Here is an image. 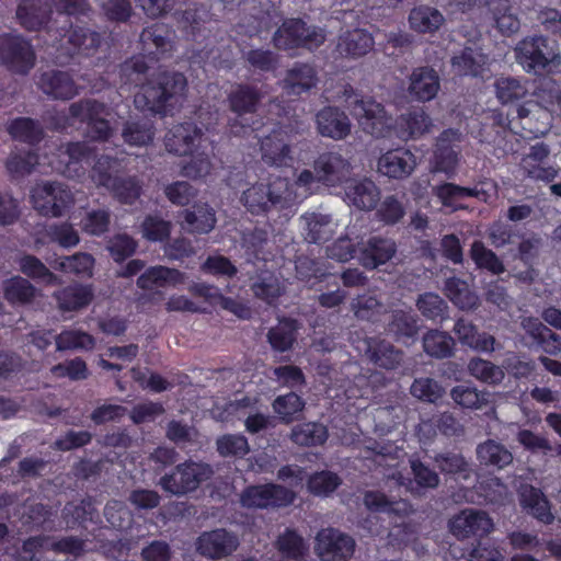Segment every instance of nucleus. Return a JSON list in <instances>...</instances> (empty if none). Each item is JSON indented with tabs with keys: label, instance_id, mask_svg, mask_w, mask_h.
Masks as SVG:
<instances>
[{
	"label": "nucleus",
	"instance_id": "nucleus-62",
	"mask_svg": "<svg viewBox=\"0 0 561 561\" xmlns=\"http://www.w3.org/2000/svg\"><path fill=\"white\" fill-rule=\"evenodd\" d=\"M410 392L413 397L421 401L436 403L443 398L445 389L435 379L430 377H421L414 379L411 385Z\"/></svg>",
	"mask_w": 561,
	"mask_h": 561
},
{
	"label": "nucleus",
	"instance_id": "nucleus-10",
	"mask_svg": "<svg viewBox=\"0 0 561 561\" xmlns=\"http://www.w3.org/2000/svg\"><path fill=\"white\" fill-rule=\"evenodd\" d=\"M295 500V491L274 482L248 485L240 494L241 506L249 510L283 508L291 505Z\"/></svg>",
	"mask_w": 561,
	"mask_h": 561
},
{
	"label": "nucleus",
	"instance_id": "nucleus-48",
	"mask_svg": "<svg viewBox=\"0 0 561 561\" xmlns=\"http://www.w3.org/2000/svg\"><path fill=\"white\" fill-rule=\"evenodd\" d=\"M528 81L522 78L500 77L494 88L497 100L502 104H511L524 100L528 95Z\"/></svg>",
	"mask_w": 561,
	"mask_h": 561
},
{
	"label": "nucleus",
	"instance_id": "nucleus-45",
	"mask_svg": "<svg viewBox=\"0 0 561 561\" xmlns=\"http://www.w3.org/2000/svg\"><path fill=\"white\" fill-rule=\"evenodd\" d=\"M524 328L527 334L549 355L561 353V337L538 319L529 318Z\"/></svg>",
	"mask_w": 561,
	"mask_h": 561
},
{
	"label": "nucleus",
	"instance_id": "nucleus-9",
	"mask_svg": "<svg viewBox=\"0 0 561 561\" xmlns=\"http://www.w3.org/2000/svg\"><path fill=\"white\" fill-rule=\"evenodd\" d=\"M273 44L276 48L291 50L297 48H318L324 42V36L316 26L308 25L300 18L284 20L273 34Z\"/></svg>",
	"mask_w": 561,
	"mask_h": 561
},
{
	"label": "nucleus",
	"instance_id": "nucleus-41",
	"mask_svg": "<svg viewBox=\"0 0 561 561\" xmlns=\"http://www.w3.org/2000/svg\"><path fill=\"white\" fill-rule=\"evenodd\" d=\"M184 279V273L178 268L163 265H156L147 268L137 278V286L140 289L149 290L153 286L164 287L167 285H176Z\"/></svg>",
	"mask_w": 561,
	"mask_h": 561
},
{
	"label": "nucleus",
	"instance_id": "nucleus-50",
	"mask_svg": "<svg viewBox=\"0 0 561 561\" xmlns=\"http://www.w3.org/2000/svg\"><path fill=\"white\" fill-rule=\"evenodd\" d=\"M486 5L493 12L496 28L503 35L510 36L520 28V21L511 11L508 0H486Z\"/></svg>",
	"mask_w": 561,
	"mask_h": 561
},
{
	"label": "nucleus",
	"instance_id": "nucleus-29",
	"mask_svg": "<svg viewBox=\"0 0 561 561\" xmlns=\"http://www.w3.org/2000/svg\"><path fill=\"white\" fill-rule=\"evenodd\" d=\"M363 504L373 514H386L389 517H405L412 512L407 500H390L379 490H367L363 494Z\"/></svg>",
	"mask_w": 561,
	"mask_h": 561
},
{
	"label": "nucleus",
	"instance_id": "nucleus-52",
	"mask_svg": "<svg viewBox=\"0 0 561 561\" xmlns=\"http://www.w3.org/2000/svg\"><path fill=\"white\" fill-rule=\"evenodd\" d=\"M296 322L291 319H283L276 327L271 328L267 340L272 348L277 352L289 351L296 341Z\"/></svg>",
	"mask_w": 561,
	"mask_h": 561
},
{
	"label": "nucleus",
	"instance_id": "nucleus-26",
	"mask_svg": "<svg viewBox=\"0 0 561 561\" xmlns=\"http://www.w3.org/2000/svg\"><path fill=\"white\" fill-rule=\"evenodd\" d=\"M202 135V129L194 122H183L169 131L165 147L173 154L190 156L195 151Z\"/></svg>",
	"mask_w": 561,
	"mask_h": 561
},
{
	"label": "nucleus",
	"instance_id": "nucleus-16",
	"mask_svg": "<svg viewBox=\"0 0 561 561\" xmlns=\"http://www.w3.org/2000/svg\"><path fill=\"white\" fill-rule=\"evenodd\" d=\"M448 527L457 539H467L471 536L483 537L490 534L494 524L488 513L467 508L450 518Z\"/></svg>",
	"mask_w": 561,
	"mask_h": 561
},
{
	"label": "nucleus",
	"instance_id": "nucleus-14",
	"mask_svg": "<svg viewBox=\"0 0 561 561\" xmlns=\"http://www.w3.org/2000/svg\"><path fill=\"white\" fill-rule=\"evenodd\" d=\"M460 133L457 129L448 128L443 130L436 139L433 152V171L445 173L451 178L459 162Z\"/></svg>",
	"mask_w": 561,
	"mask_h": 561
},
{
	"label": "nucleus",
	"instance_id": "nucleus-40",
	"mask_svg": "<svg viewBox=\"0 0 561 561\" xmlns=\"http://www.w3.org/2000/svg\"><path fill=\"white\" fill-rule=\"evenodd\" d=\"M409 25L419 34H434L445 22L442 12L430 5L414 7L409 13Z\"/></svg>",
	"mask_w": 561,
	"mask_h": 561
},
{
	"label": "nucleus",
	"instance_id": "nucleus-38",
	"mask_svg": "<svg viewBox=\"0 0 561 561\" xmlns=\"http://www.w3.org/2000/svg\"><path fill=\"white\" fill-rule=\"evenodd\" d=\"M345 195L350 203L358 209H374L379 201L380 192L368 179L350 181L345 186Z\"/></svg>",
	"mask_w": 561,
	"mask_h": 561
},
{
	"label": "nucleus",
	"instance_id": "nucleus-13",
	"mask_svg": "<svg viewBox=\"0 0 561 561\" xmlns=\"http://www.w3.org/2000/svg\"><path fill=\"white\" fill-rule=\"evenodd\" d=\"M316 550L322 561H348L355 540L339 529L327 528L318 533Z\"/></svg>",
	"mask_w": 561,
	"mask_h": 561
},
{
	"label": "nucleus",
	"instance_id": "nucleus-39",
	"mask_svg": "<svg viewBox=\"0 0 561 561\" xmlns=\"http://www.w3.org/2000/svg\"><path fill=\"white\" fill-rule=\"evenodd\" d=\"M262 160L273 167H284L291 162L290 146L285 141L284 136L273 130L261 141Z\"/></svg>",
	"mask_w": 561,
	"mask_h": 561
},
{
	"label": "nucleus",
	"instance_id": "nucleus-7",
	"mask_svg": "<svg viewBox=\"0 0 561 561\" xmlns=\"http://www.w3.org/2000/svg\"><path fill=\"white\" fill-rule=\"evenodd\" d=\"M101 42L100 33L87 26L70 24L59 39V45L54 54V62L66 66L76 55L90 56L100 47Z\"/></svg>",
	"mask_w": 561,
	"mask_h": 561
},
{
	"label": "nucleus",
	"instance_id": "nucleus-51",
	"mask_svg": "<svg viewBox=\"0 0 561 561\" xmlns=\"http://www.w3.org/2000/svg\"><path fill=\"white\" fill-rule=\"evenodd\" d=\"M290 439L300 446H319L328 439V428L318 422H306L291 430Z\"/></svg>",
	"mask_w": 561,
	"mask_h": 561
},
{
	"label": "nucleus",
	"instance_id": "nucleus-44",
	"mask_svg": "<svg viewBox=\"0 0 561 561\" xmlns=\"http://www.w3.org/2000/svg\"><path fill=\"white\" fill-rule=\"evenodd\" d=\"M444 294L459 309L473 310L478 307L479 298L466 280L451 276L444 283Z\"/></svg>",
	"mask_w": 561,
	"mask_h": 561
},
{
	"label": "nucleus",
	"instance_id": "nucleus-34",
	"mask_svg": "<svg viewBox=\"0 0 561 561\" xmlns=\"http://www.w3.org/2000/svg\"><path fill=\"white\" fill-rule=\"evenodd\" d=\"M182 227L190 233H209L216 225L215 210L208 204H195L191 209H184L179 215Z\"/></svg>",
	"mask_w": 561,
	"mask_h": 561
},
{
	"label": "nucleus",
	"instance_id": "nucleus-56",
	"mask_svg": "<svg viewBox=\"0 0 561 561\" xmlns=\"http://www.w3.org/2000/svg\"><path fill=\"white\" fill-rule=\"evenodd\" d=\"M56 350L59 352L68 350H92L95 341L93 336L83 331L64 330L55 336Z\"/></svg>",
	"mask_w": 561,
	"mask_h": 561
},
{
	"label": "nucleus",
	"instance_id": "nucleus-2",
	"mask_svg": "<svg viewBox=\"0 0 561 561\" xmlns=\"http://www.w3.org/2000/svg\"><path fill=\"white\" fill-rule=\"evenodd\" d=\"M263 98L262 89L255 84L240 82L232 85L227 94V106L233 114L226 125L229 135L245 137L263 127V119L257 117Z\"/></svg>",
	"mask_w": 561,
	"mask_h": 561
},
{
	"label": "nucleus",
	"instance_id": "nucleus-20",
	"mask_svg": "<svg viewBox=\"0 0 561 561\" xmlns=\"http://www.w3.org/2000/svg\"><path fill=\"white\" fill-rule=\"evenodd\" d=\"M279 184L282 183L254 184L243 192L241 201L251 214H266L283 205L284 197Z\"/></svg>",
	"mask_w": 561,
	"mask_h": 561
},
{
	"label": "nucleus",
	"instance_id": "nucleus-53",
	"mask_svg": "<svg viewBox=\"0 0 561 561\" xmlns=\"http://www.w3.org/2000/svg\"><path fill=\"white\" fill-rule=\"evenodd\" d=\"M470 257L478 268L500 275L504 273L505 266L501 259L480 240H476L471 244Z\"/></svg>",
	"mask_w": 561,
	"mask_h": 561
},
{
	"label": "nucleus",
	"instance_id": "nucleus-49",
	"mask_svg": "<svg viewBox=\"0 0 561 561\" xmlns=\"http://www.w3.org/2000/svg\"><path fill=\"white\" fill-rule=\"evenodd\" d=\"M16 263L20 272L31 279L43 282L46 285L60 284V278L33 254H22L16 259Z\"/></svg>",
	"mask_w": 561,
	"mask_h": 561
},
{
	"label": "nucleus",
	"instance_id": "nucleus-37",
	"mask_svg": "<svg viewBox=\"0 0 561 561\" xmlns=\"http://www.w3.org/2000/svg\"><path fill=\"white\" fill-rule=\"evenodd\" d=\"M10 137L30 147L38 146L44 139V129L37 119L20 116L8 122L5 127Z\"/></svg>",
	"mask_w": 561,
	"mask_h": 561
},
{
	"label": "nucleus",
	"instance_id": "nucleus-5",
	"mask_svg": "<svg viewBox=\"0 0 561 561\" xmlns=\"http://www.w3.org/2000/svg\"><path fill=\"white\" fill-rule=\"evenodd\" d=\"M214 471L208 463L186 460L179 463L170 473L160 478V486L168 493L182 496L196 491L209 480Z\"/></svg>",
	"mask_w": 561,
	"mask_h": 561
},
{
	"label": "nucleus",
	"instance_id": "nucleus-1",
	"mask_svg": "<svg viewBox=\"0 0 561 561\" xmlns=\"http://www.w3.org/2000/svg\"><path fill=\"white\" fill-rule=\"evenodd\" d=\"M149 69L146 55L127 58L119 65V84L128 89L141 87L140 92L134 96L135 106L142 112L164 116L171 111L178 96L184 94L187 80L181 72L167 70L149 78Z\"/></svg>",
	"mask_w": 561,
	"mask_h": 561
},
{
	"label": "nucleus",
	"instance_id": "nucleus-8",
	"mask_svg": "<svg viewBox=\"0 0 561 561\" xmlns=\"http://www.w3.org/2000/svg\"><path fill=\"white\" fill-rule=\"evenodd\" d=\"M31 201L34 209L44 217L58 218L75 204L70 188L60 182H43L33 187Z\"/></svg>",
	"mask_w": 561,
	"mask_h": 561
},
{
	"label": "nucleus",
	"instance_id": "nucleus-33",
	"mask_svg": "<svg viewBox=\"0 0 561 561\" xmlns=\"http://www.w3.org/2000/svg\"><path fill=\"white\" fill-rule=\"evenodd\" d=\"M62 312L79 311L88 307L94 297L90 285L71 284L56 290L53 295Z\"/></svg>",
	"mask_w": 561,
	"mask_h": 561
},
{
	"label": "nucleus",
	"instance_id": "nucleus-31",
	"mask_svg": "<svg viewBox=\"0 0 561 561\" xmlns=\"http://www.w3.org/2000/svg\"><path fill=\"white\" fill-rule=\"evenodd\" d=\"M365 344L366 356L376 367L392 370L400 365L403 353L390 342L380 337H368Z\"/></svg>",
	"mask_w": 561,
	"mask_h": 561
},
{
	"label": "nucleus",
	"instance_id": "nucleus-15",
	"mask_svg": "<svg viewBox=\"0 0 561 561\" xmlns=\"http://www.w3.org/2000/svg\"><path fill=\"white\" fill-rule=\"evenodd\" d=\"M196 551L207 559L220 560L231 556L239 547L238 537L225 528L203 531L196 539Z\"/></svg>",
	"mask_w": 561,
	"mask_h": 561
},
{
	"label": "nucleus",
	"instance_id": "nucleus-35",
	"mask_svg": "<svg viewBox=\"0 0 561 561\" xmlns=\"http://www.w3.org/2000/svg\"><path fill=\"white\" fill-rule=\"evenodd\" d=\"M375 45L371 33L364 28H354L340 36L337 43L339 53L352 59L367 55Z\"/></svg>",
	"mask_w": 561,
	"mask_h": 561
},
{
	"label": "nucleus",
	"instance_id": "nucleus-46",
	"mask_svg": "<svg viewBox=\"0 0 561 561\" xmlns=\"http://www.w3.org/2000/svg\"><path fill=\"white\" fill-rule=\"evenodd\" d=\"M477 458L482 466L503 469L513 461L512 453L501 443L488 439L477 447Z\"/></svg>",
	"mask_w": 561,
	"mask_h": 561
},
{
	"label": "nucleus",
	"instance_id": "nucleus-3",
	"mask_svg": "<svg viewBox=\"0 0 561 561\" xmlns=\"http://www.w3.org/2000/svg\"><path fill=\"white\" fill-rule=\"evenodd\" d=\"M122 172L121 160L103 154L95 161L91 178L121 204L133 205L140 197L142 185L136 175H122Z\"/></svg>",
	"mask_w": 561,
	"mask_h": 561
},
{
	"label": "nucleus",
	"instance_id": "nucleus-42",
	"mask_svg": "<svg viewBox=\"0 0 561 561\" xmlns=\"http://www.w3.org/2000/svg\"><path fill=\"white\" fill-rule=\"evenodd\" d=\"M275 548L282 558L293 561L304 560L309 551V545L305 538L293 528H286L278 535Z\"/></svg>",
	"mask_w": 561,
	"mask_h": 561
},
{
	"label": "nucleus",
	"instance_id": "nucleus-27",
	"mask_svg": "<svg viewBox=\"0 0 561 561\" xmlns=\"http://www.w3.org/2000/svg\"><path fill=\"white\" fill-rule=\"evenodd\" d=\"M416 167L415 156L405 148H396L383 153L378 161V170L391 179H405Z\"/></svg>",
	"mask_w": 561,
	"mask_h": 561
},
{
	"label": "nucleus",
	"instance_id": "nucleus-54",
	"mask_svg": "<svg viewBox=\"0 0 561 561\" xmlns=\"http://www.w3.org/2000/svg\"><path fill=\"white\" fill-rule=\"evenodd\" d=\"M342 484V479L337 473L330 470L313 472L307 480L308 491L316 496L327 497L334 493Z\"/></svg>",
	"mask_w": 561,
	"mask_h": 561
},
{
	"label": "nucleus",
	"instance_id": "nucleus-23",
	"mask_svg": "<svg viewBox=\"0 0 561 561\" xmlns=\"http://www.w3.org/2000/svg\"><path fill=\"white\" fill-rule=\"evenodd\" d=\"M488 64V55L478 46H465L450 59L451 68L459 77L483 78Z\"/></svg>",
	"mask_w": 561,
	"mask_h": 561
},
{
	"label": "nucleus",
	"instance_id": "nucleus-32",
	"mask_svg": "<svg viewBox=\"0 0 561 561\" xmlns=\"http://www.w3.org/2000/svg\"><path fill=\"white\" fill-rule=\"evenodd\" d=\"M318 83V73L314 67L305 62H295L286 71L283 80V89L288 94L301 95L316 88Z\"/></svg>",
	"mask_w": 561,
	"mask_h": 561
},
{
	"label": "nucleus",
	"instance_id": "nucleus-63",
	"mask_svg": "<svg viewBox=\"0 0 561 561\" xmlns=\"http://www.w3.org/2000/svg\"><path fill=\"white\" fill-rule=\"evenodd\" d=\"M138 248V242L127 233H116L107 241V251L116 263H123L131 257Z\"/></svg>",
	"mask_w": 561,
	"mask_h": 561
},
{
	"label": "nucleus",
	"instance_id": "nucleus-47",
	"mask_svg": "<svg viewBox=\"0 0 561 561\" xmlns=\"http://www.w3.org/2000/svg\"><path fill=\"white\" fill-rule=\"evenodd\" d=\"M424 352L434 358L443 359L454 355L455 340L453 336L439 330H430L423 336Z\"/></svg>",
	"mask_w": 561,
	"mask_h": 561
},
{
	"label": "nucleus",
	"instance_id": "nucleus-21",
	"mask_svg": "<svg viewBox=\"0 0 561 561\" xmlns=\"http://www.w3.org/2000/svg\"><path fill=\"white\" fill-rule=\"evenodd\" d=\"M317 131L333 140L345 139L352 130V123L348 115L339 106L325 105L316 114Z\"/></svg>",
	"mask_w": 561,
	"mask_h": 561
},
{
	"label": "nucleus",
	"instance_id": "nucleus-4",
	"mask_svg": "<svg viewBox=\"0 0 561 561\" xmlns=\"http://www.w3.org/2000/svg\"><path fill=\"white\" fill-rule=\"evenodd\" d=\"M515 59L528 73L540 75L561 64L557 41L541 34L527 35L514 48Z\"/></svg>",
	"mask_w": 561,
	"mask_h": 561
},
{
	"label": "nucleus",
	"instance_id": "nucleus-12",
	"mask_svg": "<svg viewBox=\"0 0 561 561\" xmlns=\"http://www.w3.org/2000/svg\"><path fill=\"white\" fill-rule=\"evenodd\" d=\"M352 114L356 116L365 133L376 138L390 136L392 117L388 115L381 103L360 98L355 101Z\"/></svg>",
	"mask_w": 561,
	"mask_h": 561
},
{
	"label": "nucleus",
	"instance_id": "nucleus-11",
	"mask_svg": "<svg viewBox=\"0 0 561 561\" xmlns=\"http://www.w3.org/2000/svg\"><path fill=\"white\" fill-rule=\"evenodd\" d=\"M105 110V104L94 99H83L69 106L72 119L85 123L88 134L94 141H106L112 136L110 122L102 117Z\"/></svg>",
	"mask_w": 561,
	"mask_h": 561
},
{
	"label": "nucleus",
	"instance_id": "nucleus-61",
	"mask_svg": "<svg viewBox=\"0 0 561 561\" xmlns=\"http://www.w3.org/2000/svg\"><path fill=\"white\" fill-rule=\"evenodd\" d=\"M217 451L221 457L242 458L250 451L248 439L242 434H225L216 440Z\"/></svg>",
	"mask_w": 561,
	"mask_h": 561
},
{
	"label": "nucleus",
	"instance_id": "nucleus-28",
	"mask_svg": "<svg viewBox=\"0 0 561 561\" xmlns=\"http://www.w3.org/2000/svg\"><path fill=\"white\" fill-rule=\"evenodd\" d=\"M432 125L430 116L421 108L400 114L391 122V130L401 140L416 139L428 131Z\"/></svg>",
	"mask_w": 561,
	"mask_h": 561
},
{
	"label": "nucleus",
	"instance_id": "nucleus-18",
	"mask_svg": "<svg viewBox=\"0 0 561 561\" xmlns=\"http://www.w3.org/2000/svg\"><path fill=\"white\" fill-rule=\"evenodd\" d=\"M396 253L397 243L393 239L371 236L357 244L356 260L363 267L371 271L389 262Z\"/></svg>",
	"mask_w": 561,
	"mask_h": 561
},
{
	"label": "nucleus",
	"instance_id": "nucleus-58",
	"mask_svg": "<svg viewBox=\"0 0 561 561\" xmlns=\"http://www.w3.org/2000/svg\"><path fill=\"white\" fill-rule=\"evenodd\" d=\"M122 136L126 144L141 147L153 140L154 130L148 122L128 121L124 125Z\"/></svg>",
	"mask_w": 561,
	"mask_h": 561
},
{
	"label": "nucleus",
	"instance_id": "nucleus-36",
	"mask_svg": "<svg viewBox=\"0 0 561 561\" xmlns=\"http://www.w3.org/2000/svg\"><path fill=\"white\" fill-rule=\"evenodd\" d=\"M385 329L397 342L413 340L419 333V317L411 310H392Z\"/></svg>",
	"mask_w": 561,
	"mask_h": 561
},
{
	"label": "nucleus",
	"instance_id": "nucleus-43",
	"mask_svg": "<svg viewBox=\"0 0 561 561\" xmlns=\"http://www.w3.org/2000/svg\"><path fill=\"white\" fill-rule=\"evenodd\" d=\"M3 297L12 306H26L36 297V287L22 276H12L3 282Z\"/></svg>",
	"mask_w": 561,
	"mask_h": 561
},
{
	"label": "nucleus",
	"instance_id": "nucleus-22",
	"mask_svg": "<svg viewBox=\"0 0 561 561\" xmlns=\"http://www.w3.org/2000/svg\"><path fill=\"white\" fill-rule=\"evenodd\" d=\"M38 89L54 100L68 101L79 94V88L68 71L47 70L41 73Z\"/></svg>",
	"mask_w": 561,
	"mask_h": 561
},
{
	"label": "nucleus",
	"instance_id": "nucleus-64",
	"mask_svg": "<svg viewBox=\"0 0 561 561\" xmlns=\"http://www.w3.org/2000/svg\"><path fill=\"white\" fill-rule=\"evenodd\" d=\"M433 460L436 463L439 471L444 474H462L463 477H466L470 470L468 461L459 453H438L434 456Z\"/></svg>",
	"mask_w": 561,
	"mask_h": 561
},
{
	"label": "nucleus",
	"instance_id": "nucleus-24",
	"mask_svg": "<svg viewBox=\"0 0 561 561\" xmlns=\"http://www.w3.org/2000/svg\"><path fill=\"white\" fill-rule=\"evenodd\" d=\"M518 500L523 511L538 523L551 525L554 522L551 503L539 488L530 484L522 485Z\"/></svg>",
	"mask_w": 561,
	"mask_h": 561
},
{
	"label": "nucleus",
	"instance_id": "nucleus-25",
	"mask_svg": "<svg viewBox=\"0 0 561 561\" xmlns=\"http://www.w3.org/2000/svg\"><path fill=\"white\" fill-rule=\"evenodd\" d=\"M51 15V5L45 0H22L16 8L19 24L28 32L46 30Z\"/></svg>",
	"mask_w": 561,
	"mask_h": 561
},
{
	"label": "nucleus",
	"instance_id": "nucleus-60",
	"mask_svg": "<svg viewBox=\"0 0 561 561\" xmlns=\"http://www.w3.org/2000/svg\"><path fill=\"white\" fill-rule=\"evenodd\" d=\"M416 307L424 318L433 321L444 320L448 308L446 301L435 293L420 295Z\"/></svg>",
	"mask_w": 561,
	"mask_h": 561
},
{
	"label": "nucleus",
	"instance_id": "nucleus-55",
	"mask_svg": "<svg viewBox=\"0 0 561 561\" xmlns=\"http://www.w3.org/2000/svg\"><path fill=\"white\" fill-rule=\"evenodd\" d=\"M38 164V153L35 149H24L12 152L5 162V169L12 178H21L33 172Z\"/></svg>",
	"mask_w": 561,
	"mask_h": 561
},
{
	"label": "nucleus",
	"instance_id": "nucleus-59",
	"mask_svg": "<svg viewBox=\"0 0 561 561\" xmlns=\"http://www.w3.org/2000/svg\"><path fill=\"white\" fill-rule=\"evenodd\" d=\"M244 61L249 68L267 73L277 69L279 58L276 53L271 49L252 48L243 55Z\"/></svg>",
	"mask_w": 561,
	"mask_h": 561
},
{
	"label": "nucleus",
	"instance_id": "nucleus-30",
	"mask_svg": "<svg viewBox=\"0 0 561 561\" xmlns=\"http://www.w3.org/2000/svg\"><path fill=\"white\" fill-rule=\"evenodd\" d=\"M440 88L438 73L432 67L423 66L413 69L410 76L409 93L417 101L433 100Z\"/></svg>",
	"mask_w": 561,
	"mask_h": 561
},
{
	"label": "nucleus",
	"instance_id": "nucleus-17",
	"mask_svg": "<svg viewBox=\"0 0 561 561\" xmlns=\"http://www.w3.org/2000/svg\"><path fill=\"white\" fill-rule=\"evenodd\" d=\"M313 170L318 182L335 186L348 180L352 165L340 152L327 151L320 153L314 160Z\"/></svg>",
	"mask_w": 561,
	"mask_h": 561
},
{
	"label": "nucleus",
	"instance_id": "nucleus-6",
	"mask_svg": "<svg viewBox=\"0 0 561 561\" xmlns=\"http://www.w3.org/2000/svg\"><path fill=\"white\" fill-rule=\"evenodd\" d=\"M32 41L18 33L0 34V62L12 73L26 76L35 67Z\"/></svg>",
	"mask_w": 561,
	"mask_h": 561
},
{
	"label": "nucleus",
	"instance_id": "nucleus-19",
	"mask_svg": "<svg viewBox=\"0 0 561 561\" xmlns=\"http://www.w3.org/2000/svg\"><path fill=\"white\" fill-rule=\"evenodd\" d=\"M172 34L173 30L162 22L146 26L139 36L142 50L156 61L170 57L174 49Z\"/></svg>",
	"mask_w": 561,
	"mask_h": 561
},
{
	"label": "nucleus",
	"instance_id": "nucleus-57",
	"mask_svg": "<svg viewBox=\"0 0 561 561\" xmlns=\"http://www.w3.org/2000/svg\"><path fill=\"white\" fill-rule=\"evenodd\" d=\"M272 405L282 422L288 424L295 421L297 415L304 410L305 402L297 393L289 392L278 396Z\"/></svg>",
	"mask_w": 561,
	"mask_h": 561
}]
</instances>
